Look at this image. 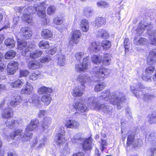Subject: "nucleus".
Returning <instances> with one entry per match:
<instances>
[{
  "instance_id": "obj_26",
  "label": "nucleus",
  "mask_w": 156,
  "mask_h": 156,
  "mask_svg": "<svg viewBox=\"0 0 156 156\" xmlns=\"http://www.w3.org/2000/svg\"><path fill=\"white\" fill-rule=\"evenodd\" d=\"M100 46L99 43L94 41L89 45L88 49L91 51H97L100 50Z\"/></svg>"
},
{
  "instance_id": "obj_3",
  "label": "nucleus",
  "mask_w": 156,
  "mask_h": 156,
  "mask_svg": "<svg viewBox=\"0 0 156 156\" xmlns=\"http://www.w3.org/2000/svg\"><path fill=\"white\" fill-rule=\"evenodd\" d=\"M110 71L109 69L104 68H94L92 76L95 81H101L103 80L105 76H108L109 74Z\"/></svg>"
},
{
  "instance_id": "obj_55",
  "label": "nucleus",
  "mask_w": 156,
  "mask_h": 156,
  "mask_svg": "<svg viewBox=\"0 0 156 156\" xmlns=\"http://www.w3.org/2000/svg\"><path fill=\"white\" fill-rule=\"evenodd\" d=\"M126 116L129 120H131L133 119L131 111L129 107L126 109Z\"/></svg>"
},
{
  "instance_id": "obj_16",
  "label": "nucleus",
  "mask_w": 156,
  "mask_h": 156,
  "mask_svg": "<svg viewBox=\"0 0 156 156\" xmlns=\"http://www.w3.org/2000/svg\"><path fill=\"white\" fill-rule=\"evenodd\" d=\"M134 134L133 133L132 134H130V133H129L127 140V144L128 145L132 144L134 147H136L138 146L139 145L138 141L139 140H134Z\"/></svg>"
},
{
  "instance_id": "obj_8",
  "label": "nucleus",
  "mask_w": 156,
  "mask_h": 156,
  "mask_svg": "<svg viewBox=\"0 0 156 156\" xmlns=\"http://www.w3.org/2000/svg\"><path fill=\"white\" fill-rule=\"evenodd\" d=\"M77 80L81 84V86L84 87H85V84L90 83L92 81L90 77L86 73L79 75Z\"/></svg>"
},
{
  "instance_id": "obj_24",
  "label": "nucleus",
  "mask_w": 156,
  "mask_h": 156,
  "mask_svg": "<svg viewBox=\"0 0 156 156\" xmlns=\"http://www.w3.org/2000/svg\"><path fill=\"white\" fill-rule=\"evenodd\" d=\"M147 33L149 35V38L150 40L151 44L153 45H156V35L154 31L148 30Z\"/></svg>"
},
{
  "instance_id": "obj_59",
  "label": "nucleus",
  "mask_w": 156,
  "mask_h": 156,
  "mask_svg": "<svg viewBox=\"0 0 156 156\" xmlns=\"http://www.w3.org/2000/svg\"><path fill=\"white\" fill-rule=\"evenodd\" d=\"M38 76L37 74L35 73H31L29 76V79L30 80H35L38 78Z\"/></svg>"
},
{
  "instance_id": "obj_23",
  "label": "nucleus",
  "mask_w": 156,
  "mask_h": 156,
  "mask_svg": "<svg viewBox=\"0 0 156 156\" xmlns=\"http://www.w3.org/2000/svg\"><path fill=\"white\" fill-rule=\"evenodd\" d=\"M89 23L88 21L86 19H83L80 21V28L83 32H86L89 29Z\"/></svg>"
},
{
  "instance_id": "obj_37",
  "label": "nucleus",
  "mask_w": 156,
  "mask_h": 156,
  "mask_svg": "<svg viewBox=\"0 0 156 156\" xmlns=\"http://www.w3.org/2000/svg\"><path fill=\"white\" fill-rule=\"evenodd\" d=\"M23 134V132L22 130L18 129L10 134V136L11 139H13L15 138H18L20 136Z\"/></svg>"
},
{
  "instance_id": "obj_9",
  "label": "nucleus",
  "mask_w": 156,
  "mask_h": 156,
  "mask_svg": "<svg viewBox=\"0 0 156 156\" xmlns=\"http://www.w3.org/2000/svg\"><path fill=\"white\" fill-rule=\"evenodd\" d=\"M82 33L80 30H76L73 31L69 43L71 44H77L79 42Z\"/></svg>"
},
{
  "instance_id": "obj_18",
  "label": "nucleus",
  "mask_w": 156,
  "mask_h": 156,
  "mask_svg": "<svg viewBox=\"0 0 156 156\" xmlns=\"http://www.w3.org/2000/svg\"><path fill=\"white\" fill-rule=\"evenodd\" d=\"M84 87H81L80 86H76L73 90L72 92L73 95L74 97H80L83 94Z\"/></svg>"
},
{
  "instance_id": "obj_22",
  "label": "nucleus",
  "mask_w": 156,
  "mask_h": 156,
  "mask_svg": "<svg viewBox=\"0 0 156 156\" xmlns=\"http://www.w3.org/2000/svg\"><path fill=\"white\" fill-rule=\"evenodd\" d=\"M38 123V121L37 119L32 120L30 123L27 127L26 129V131H31L36 129Z\"/></svg>"
},
{
  "instance_id": "obj_27",
  "label": "nucleus",
  "mask_w": 156,
  "mask_h": 156,
  "mask_svg": "<svg viewBox=\"0 0 156 156\" xmlns=\"http://www.w3.org/2000/svg\"><path fill=\"white\" fill-rule=\"evenodd\" d=\"M41 66L40 62L37 60L30 61L28 64V68L31 69H38Z\"/></svg>"
},
{
  "instance_id": "obj_57",
  "label": "nucleus",
  "mask_w": 156,
  "mask_h": 156,
  "mask_svg": "<svg viewBox=\"0 0 156 156\" xmlns=\"http://www.w3.org/2000/svg\"><path fill=\"white\" fill-rule=\"evenodd\" d=\"M84 55L83 52H77L75 54V57L77 60H80L82 58Z\"/></svg>"
},
{
  "instance_id": "obj_53",
  "label": "nucleus",
  "mask_w": 156,
  "mask_h": 156,
  "mask_svg": "<svg viewBox=\"0 0 156 156\" xmlns=\"http://www.w3.org/2000/svg\"><path fill=\"white\" fill-rule=\"evenodd\" d=\"M56 10V8L54 5H50L48 7L47 9V14L49 15H52L55 12Z\"/></svg>"
},
{
  "instance_id": "obj_10",
  "label": "nucleus",
  "mask_w": 156,
  "mask_h": 156,
  "mask_svg": "<svg viewBox=\"0 0 156 156\" xmlns=\"http://www.w3.org/2000/svg\"><path fill=\"white\" fill-rule=\"evenodd\" d=\"M155 70V68L152 66H149L145 69V76H143L142 79L145 81H150L151 80L150 76Z\"/></svg>"
},
{
  "instance_id": "obj_17",
  "label": "nucleus",
  "mask_w": 156,
  "mask_h": 156,
  "mask_svg": "<svg viewBox=\"0 0 156 156\" xmlns=\"http://www.w3.org/2000/svg\"><path fill=\"white\" fill-rule=\"evenodd\" d=\"M65 125L67 128H76L79 127V123L75 120H67L66 121Z\"/></svg>"
},
{
  "instance_id": "obj_51",
  "label": "nucleus",
  "mask_w": 156,
  "mask_h": 156,
  "mask_svg": "<svg viewBox=\"0 0 156 156\" xmlns=\"http://www.w3.org/2000/svg\"><path fill=\"white\" fill-rule=\"evenodd\" d=\"M31 137V133H30V131H28V132H26V129L23 139V140L26 141H28L30 140Z\"/></svg>"
},
{
  "instance_id": "obj_19",
  "label": "nucleus",
  "mask_w": 156,
  "mask_h": 156,
  "mask_svg": "<svg viewBox=\"0 0 156 156\" xmlns=\"http://www.w3.org/2000/svg\"><path fill=\"white\" fill-rule=\"evenodd\" d=\"M66 141L65 136L63 134L58 133L56 136L55 143L57 145H61Z\"/></svg>"
},
{
  "instance_id": "obj_38",
  "label": "nucleus",
  "mask_w": 156,
  "mask_h": 156,
  "mask_svg": "<svg viewBox=\"0 0 156 156\" xmlns=\"http://www.w3.org/2000/svg\"><path fill=\"white\" fill-rule=\"evenodd\" d=\"M102 57L100 55H94L91 57L92 62L94 64H100L102 61Z\"/></svg>"
},
{
  "instance_id": "obj_60",
  "label": "nucleus",
  "mask_w": 156,
  "mask_h": 156,
  "mask_svg": "<svg viewBox=\"0 0 156 156\" xmlns=\"http://www.w3.org/2000/svg\"><path fill=\"white\" fill-rule=\"evenodd\" d=\"M32 32L29 28L28 30L25 33V34L23 37L24 39H27L30 38L31 36Z\"/></svg>"
},
{
  "instance_id": "obj_44",
  "label": "nucleus",
  "mask_w": 156,
  "mask_h": 156,
  "mask_svg": "<svg viewBox=\"0 0 156 156\" xmlns=\"http://www.w3.org/2000/svg\"><path fill=\"white\" fill-rule=\"evenodd\" d=\"M96 5L98 7L103 8H108L109 5V3L104 1H98L97 2Z\"/></svg>"
},
{
  "instance_id": "obj_29",
  "label": "nucleus",
  "mask_w": 156,
  "mask_h": 156,
  "mask_svg": "<svg viewBox=\"0 0 156 156\" xmlns=\"http://www.w3.org/2000/svg\"><path fill=\"white\" fill-rule=\"evenodd\" d=\"M41 101L46 105H48L50 103L52 99L51 95L49 94H46L41 97Z\"/></svg>"
},
{
  "instance_id": "obj_11",
  "label": "nucleus",
  "mask_w": 156,
  "mask_h": 156,
  "mask_svg": "<svg viewBox=\"0 0 156 156\" xmlns=\"http://www.w3.org/2000/svg\"><path fill=\"white\" fill-rule=\"evenodd\" d=\"M18 63L15 61L10 62L8 65L7 71L9 75H12L18 68Z\"/></svg>"
},
{
  "instance_id": "obj_62",
  "label": "nucleus",
  "mask_w": 156,
  "mask_h": 156,
  "mask_svg": "<svg viewBox=\"0 0 156 156\" xmlns=\"http://www.w3.org/2000/svg\"><path fill=\"white\" fill-rule=\"evenodd\" d=\"M54 22L56 25H60L63 23V21L61 19L58 17H57L55 18L54 20Z\"/></svg>"
},
{
  "instance_id": "obj_2",
  "label": "nucleus",
  "mask_w": 156,
  "mask_h": 156,
  "mask_svg": "<svg viewBox=\"0 0 156 156\" xmlns=\"http://www.w3.org/2000/svg\"><path fill=\"white\" fill-rule=\"evenodd\" d=\"M98 97H90L88 100V105L96 110H101L104 113L112 115L113 112L112 107L104 104H100L98 101Z\"/></svg>"
},
{
  "instance_id": "obj_1",
  "label": "nucleus",
  "mask_w": 156,
  "mask_h": 156,
  "mask_svg": "<svg viewBox=\"0 0 156 156\" xmlns=\"http://www.w3.org/2000/svg\"><path fill=\"white\" fill-rule=\"evenodd\" d=\"M101 97L111 104L117 106L119 109L121 108L120 106L125 99V96L122 93L117 92L110 93L109 90L103 92Z\"/></svg>"
},
{
  "instance_id": "obj_20",
  "label": "nucleus",
  "mask_w": 156,
  "mask_h": 156,
  "mask_svg": "<svg viewBox=\"0 0 156 156\" xmlns=\"http://www.w3.org/2000/svg\"><path fill=\"white\" fill-rule=\"evenodd\" d=\"M33 88L31 84L27 82L25 87L23 88L21 91L22 94H30L33 92Z\"/></svg>"
},
{
  "instance_id": "obj_6",
  "label": "nucleus",
  "mask_w": 156,
  "mask_h": 156,
  "mask_svg": "<svg viewBox=\"0 0 156 156\" xmlns=\"http://www.w3.org/2000/svg\"><path fill=\"white\" fill-rule=\"evenodd\" d=\"M18 48L19 50H21L24 49L23 50L22 54L23 55H25L27 53L30 51L32 48H34V46L29 45L30 44H27V42L24 40H19L18 41Z\"/></svg>"
},
{
  "instance_id": "obj_48",
  "label": "nucleus",
  "mask_w": 156,
  "mask_h": 156,
  "mask_svg": "<svg viewBox=\"0 0 156 156\" xmlns=\"http://www.w3.org/2000/svg\"><path fill=\"white\" fill-rule=\"evenodd\" d=\"M149 121L150 123H156V113L153 112L151 115L148 116Z\"/></svg>"
},
{
  "instance_id": "obj_56",
  "label": "nucleus",
  "mask_w": 156,
  "mask_h": 156,
  "mask_svg": "<svg viewBox=\"0 0 156 156\" xmlns=\"http://www.w3.org/2000/svg\"><path fill=\"white\" fill-rule=\"evenodd\" d=\"M51 59L50 56H46L42 57L40 59V62L41 63H44L50 61Z\"/></svg>"
},
{
  "instance_id": "obj_49",
  "label": "nucleus",
  "mask_w": 156,
  "mask_h": 156,
  "mask_svg": "<svg viewBox=\"0 0 156 156\" xmlns=\"http://www.w3.org/2000/svg\"><path fill=\"white\" fill-rule=\"evenodd\" d=\"M135 39H134V44L137 45H140L146 44L147 42V40L145 38H141L137 41H136Z\"/></svg>"
},
{
  "instance_id": "obj_34",
  "label": "nucleus",
  "mask_w": 156,
  "mask_h": 156,
  "mask_svg": "<svg viewBox=\"0 0 156 156\" xmlns=\"http://www.w3.org/2000/svg\"><path fill=\"white\" fill-rule=\"evenodd\" d=\"M25 83V80L23 79H19L11 83L12 87L14 88H18L22 87Z\"/></svg>"
},
{
  "instance_id": "obj_41",
  "label": "nucleus",
  "mask_w": 156,
  "mask_h": 156,
  "mask_svg": "<svg viewBox=\"0 0 156 156\" xmlns=\"http://www.w3.org/2000/svg\"><path fill=\"white\" fill-rule=\"evenodd\" d=\"M5 43L8 48H12L15 46V41L12 38H8L5 40Z\"/></svg>"
},
{
  "instance_id": "obj_30",
  "label": "nucleus",
  "mask_w": 156,
  "mask_h": 156,
  "mask_svg": "<svg viewBox=\"0 0 156 156\" xmlns=\"http://www.w3.org/2000/svg\"><path fill=\"white\" fill-rule=\"evenodd\" d=\"M94 23L95 24V27H100L105 24L106 20L104 18L98 17L96 19Z\"/></svg>"
},
{
  "instance_id": "obj_43",
  "label": "nucleus",
  "mask_w": 156,
  "mask_h": 156,
  "mask_svg": "<svg viewBox=\"0 0 156 156\" xmlns=\"http://www.w3.org/2000/svg\"><path fill=\"white\" fill-rule=\"evenodd\" d=\"M42 54V51L36 50L30 54V57L31 58L35 59L40 57Z\"/></svg>"
},
{
  "instance_id": "obj_63",
  "label": "nucleus",
  "mask_w": 156,
  "mask_h": 156,
  "mask_svg": "<svg viewBox=\"0 0 156 156\" xmlns=\"http://www.w3.org/2000/svg\"><path fill=\"white\" fill-rule=\"evenodd\" d=\"M47 113V111L44 110H40L38 114V116L39 118L42 117Z\"/></svg>"
},
{
  "instance_id": "obj_28",
  "label": "nucleus",
  "mask_w": 156,
  "mask_h": 156,
  "mask_svg": "<svg viewBox=\"0 0 156 156\" xmlns=\"http://www.w3.org/2000/svg\"><path fill=\"white\" fill-rule=\"evenodd\" d=\"M21 101V97L20 96L15 95L12 98L10 104L12 106L14 107L17 105Z\"/></svg>"
},
{
  "instance_id": "obj_4",
  "label": "nucleus",
  "mask_w": 156,
  "mask_h": 156,
  "mask_svg": "<svg viewBox=\"0 0 156 156\" xmlns=\"http://www.w3.org/2000/svg\"><path fill=\"white\" fill-rule=\"evenodd\" d=\"M37 7V6L35 5V7H29L24 9L22 17L23 20L29 23H30L32 20L31 14L34 13L36 12L35 9Z\"/></svg>"
},
{
  "instance_id": "obj_21",
  "label": "nucleus",
  "mask_w": 156,
  "mask_h": 156,
  "mask_svg": "<svg viewBox=\"0 0 156 156\" xmlns=\"http://www.w3.org/2000/svg\"><path fill=\"white\" fill-rule=\"evenodd\" d=\"M84 149L86 151L90 150L92 148V140L91 138H89L85 140L82 145Z\"/></svg>"
},
{
  "instance_id": "obj_7",
  "label": "nucleus",
  "mask_w": 156,
  "mask_h": 156,
  "mask_svg": "<svg viewBox=\"0 0 156 156\" xmlns=\"http://www.w3.org/2000/svg\"><path fill=\"white\" fill-rule=\"evenodd\" d=\"M89 57L87 56L84 58L82 63L76 64L75 65V69L78 72L85 71L88 68L89 65Z\"/></svg>"
},
{
  "instance_id": "obj_45",
  "label": "nucleus",
  "mask_w": 156,
  "mask_h": 156,
  "mask_svg": "<svg viewBox=\"0 0 156 156\" xmlns=\"http://www.w3.org/2000/svg\"><path fill=\"white\" fill-rule=\"evenodd\" d=\"M40 48L42 49H45L49 47L50 45L48 41L44 40L41 41L38 44Z\"/></svg>"
},
{
  "instance_id": "obj_39",
  "label": "nucleus",
  "mask_w": 156,
  "mask_h": 156,
  "mask_svg": "<svg viewBox=\"0 0 156 156\" xmlns=\"http://www.w3.org/2000/svg\"><path fill=\"white\" fill-rule=\"evenodd\" d=\"M105 86V83L103 82L98 83L95 86L94 90L96 92H98L104 89Z\"/></svg>"
},
{
  "instance_id": "obj_42",
  "label": "nucleus",
  "mask_w": 156,
  "mask_h": 156,
  "mask_svg": "<svg viewBox=\"0 0 156 156\" xmlns=\"http://www.w3.org/2000/svg\"><path fill=\"white\" fill-rule=\"evenodd\" d=\"M16 55V52L13 50H10L7 51L5 55V58L6 59H12Z\"/></svg>"
},
{
  "instance_id": "obj_52",
  "label": "nucleus",
  "mask_w": 156,
  "mask_h": 156,
  "mask_svg": "<svg viewBox=\"0 0 156 156\" xmlns=\"http://www.w3.org/2000/svg\"><path fill=\"white\" fill-rule=\"evenodd\" d=\"M58 60V63L60 66H64L65 64V61L66 60L65 56L62 55H59Z\"/></svg>"
},
{
  "instance_id": "obj_35",
  "label": "nucleus",
  "mask_w": 156,
  "mask_h": 156,
  "mask_svg": "<svg viewBox=\"0 0 156 156\" xmlns=\"http://www.w3.org/2000/svg\"><path fill=\"white\" fill-rule=\"evenodd\" d=\"M52 89L49 87L45 86L39 88L38 90V92L39 94H47V93H50L52 92Z\"/></svg>"
},
{
  "instance_id": "obj_54",
  "label": "nucleus",
  "mask_w": 156,
  "mask_h": 156,
  "mask_svg": "<svg viewBox=\"0 0 156 156\" xmlns=\"http://www.w3.org/2000/svg\"><path fill=\"white\" fill-rule=\"evenodd\" d=\"M148 140L150 141H154L156 140V132H153L150 133L148 137Z\"/></svg>"
},
{
  "instance_id": "obj_25",
  "label": "nucleus",
  "mask_w": 156,
  "mask_h": 156,
  "mask_svg": "<svg viewBox=\"0 0 156 156\" xmlns=\"http://www.w3.org/2000/svg\"><path fill=\"white\" fill-rule=\"evenodd\" d=\"M41 35L44 38L47 39L51 37L53 34L51 30L47 29H43L41 32Z\"/></svg>"
},
{
  "instance_id": "obj_40",
  "label": "nucleus",
  "mask_w": 156,
  "mask_h": 156,
  "mask_svg": "<svg viewBox=\"0 0 156 156\" xmlns=\"http://www.w3.org/2000/svg\"><path fill=\"white\" fill-rule=\"evenodd\" d=\"M97 35L103 38H106L109 37V34L107 31L103 29L99 30L97 32Z\"/></svg>"
},
{
  "instance_id": "obj_13",
  "label": "nucleus",
  "mask_w": 156,
  "mask_h": 156,
  "mask_svg": "<svg viewBox=\"0 0 156 156\" xmlns=\"http://www.w3.org/2000/svg\"><path fill=\"white\" fill-rule=\"evenodd\" d=\"M51 122L52 119L51 118L48 117L44 118L43 122L40 123V125H41L40 127L41 130L43 132L48 129V126L51 124Z\"/></svg>"
},
{
  "instance_id": "obj_33",
  "label": "nucleus",
  "mask_w": 156,
  "mask_h": 156,
  "mask_svg": "<svg viewBox=\"0 0 156 156\" xmlns=\"http://www.w3.org/2000/svg\"><path fill=\"white\" fill-rule=\"evenodd\" d=\"M31 102L34 106L39 107L40 105L41 101L39 97L36 94H34L31 98Z\"/></svg>"
},
{
  "instance_id": "obj_47",
  "label": "nucleus",
  "mask_w": 156,
  "mask_h": 156,
  "mask_svg": "<svg viewBox=\"0 0 156 156\" xmlns=\"http://www.w3.org/2000/svg\"><path fill=\"white\" fill-rule=\"evenodd\" d=\"M17 121L13 119H12L11 120L8 119L5 123L8 127L10 129H12L14 128L15 125L17 123Z\"/></svg>"
},
{
  "instance_id": "obj_31",
  "label": "nucleus",
  "mask_w": 156,
  "mask_h": 156,
  "mask_svg": "<svg viewBox=\"0 0 156 156\" xmlns=\"http://www.w3.org/2000/svg\"><path fill=\"white\" fill-rule=\"evenodd\" d=\"M2 114L3 118L5 119H8L13 116L11 108H9L3 109Z\"/></svg>"
},
{
  "instance_id": "obj_5",
  "label": "nucleus",
  "mask_w": 156,
  "mask_h": 156,
  "mask_svg": "<svg viewBox=\"0 0 156 156\" xmlns=\"http://www.w3.org/2000/svg\"><path fill=\"white\" fill-rule=\"evenodd\" d=\"M49 4L48 1H45L44 2L40 3L38 4L35 5L34 7L37 5V7L36 8V12L37 10V15L41 18H44L46 16L45 9Z\"/></svg>"
},
{
  "instance_id": "obj_14",
  "label": "nucleus",
  "mask_w": 156,
  "mask_h": 156,
  "mask_svg": "<svg viewBox=\"0 0 156 156\" xmlns=\"http://www.w3.org/2000/svg\"><path fill=\"white\" fill-rule=\"evenodd\" d=\"M143 88V86L140 83H138L134 85L133 86L131 87V90L134 94L135 96L137 98L140 97V94L139 91H140L142 90Z\"/></svg>"
},
{
  "instance_id": "obj_64",
  "label": "nucleus",
  "mask_w": 156,
  "mask_h": 156,
  "mask_svg": "<svg viewBox=\"0 0 156 156\" xmlns=\"http://www.w3.org/2000/svg\"><path fill=\"white\" fill-rule=\"evenodd\" d=\"M29 28L26 27H23L20 29V33L23 35V37L25 34V33L28 30Z\"/></svg>"
},
{
  "instance_id": "obj_12",
  "label": "nucleus",
  "mask_w": 156,
  "mask_h": 156,
  "mask_svg": "<svg viewBox=\"0 0 156 156\" xmlns=\"http://www.w3.org/2000/svg\"><path fill=\"white\" fill-rule=\"evenodd\" d=\"M73 106L76 111L79 112H86L88 109L87 107L83 103L82 101L76 102Z\"/></svg>"
},
{
  "instance_id": "obj_36",
  "label": "nucleus",
  "mask_w": 156,
  "mask_h": 156,
  "mask_svg": "<svg viewBox=\"0 0 156 156\" xmlns=\"http://www.w3.org/2000/svg\"><path fill=\"white\" fill-rule=\"evenodd\" d=\"M156 62V56L150 53L147 58V63L149 65L154 64Z\"/></svg>"
},
{
  "instance_id": "obj_61",
  "label": "nucleus",
  "mask_w": 156,
  "mask_h": 156,
  "mask_svg": "<svg viewBox=\"0 0 156 156\" xmlns=\"http://www.w3.org/2000/svg\"><path fill=\"white\" fill-rule=\"evenodd\" d=\"M83 12L86 15H88L91 13L92 10L90 7H85L83 10Z\"/></svg>"
},
{
  "instance_id": "obj_58",
  "label": "nucleus",
  "mask_w": 156,
  "mask_h": 156,
  "mask_svg": "<svg viewBox=\"0 0 156 156\" xmlns=\"http://www.w3.org/2000/svg\"><path fill=\"white\" fill-rule=\"evenodd\" d=\"M29 74L28 70L25 69H20V76L21 77L26 76Z\"/></svg>"
},
{
  "instance_id": "obj_15",
  "label": "nucleus",
  "mask_w": 156,
  "mask_h": 156,
  "mask_svg": "<svg viewBox=\"0 0 156 156\" xmlns=\"http://www.w3.org/2000/svg\"><path fill=\"white\" fill-rule=\"evenodd\" d=\"M153 27L152 25L151 24H143L142 23H141L138 27L136 29V31L137 34L140 35L143 33L144 31L146 29L147 30H150L149 29H151Z\"/></svg>"
},
{
  "instance_id": "obj_32",
  "label": "nucleus",
  "mask_w": 156,
  "mask_h": 156,
  "mask_svg": "<svg viewBox=\"0 0 156 156\" xmlns=\"http://www.w3.org/2000/svg\"><path fill=\"white\" fill-rule=\"evenodd\" d=\"M111 56L109 54H106L104 55L102 63L105 66H108L111 63Z\"/></svg>"
},
{
  "instance_id": "obj_50",
  "label": "nucleus",
  "mask_w": 156,
  "mask_h": 156,
  "mask_svg": "<svg viewBox=\"0 0 156 156\" xmlns=\"http://www.w3.org/2000/svg\"><path fill=\"white\" fill-rule=\"evenodd\" d=\"M101 46L104 49H108L111 47V42L107 40L104 41L101 43Z\"/></svg>"
},
{
  "instance_id": "obj_46",
  "label": "nucleus",
  "mask_w": 156,
  "mask_h": 156,
  "mask_svg": "<svg viewBox=\"0 0 156 156\" xmlns=\"http://www.w3.org/2000/svg\"><path fill=\"white\" fill-rule=\"evenodd\" d=\"M156 96L154 95L148 93L143 95L142 98L144 101H147L149 100H152V99L154 98Z\"/></svg>"
}]
</instances>
